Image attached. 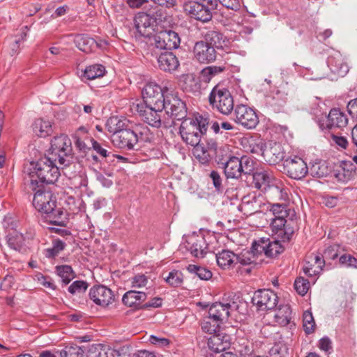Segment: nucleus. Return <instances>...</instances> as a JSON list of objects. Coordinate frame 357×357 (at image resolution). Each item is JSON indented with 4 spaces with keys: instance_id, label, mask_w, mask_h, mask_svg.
<instances>
[{
    "instance_id": "18",
    "label": "nucleus",
    "mask_w": 357,
    "mask_h": 357,
    "mask_svg": "<svg viewBox=\"0 0 357 357\" xmlns=\"http://www.w3.org/2000/svg\"><path fill=\"white\" fill-rule=\"evenodd\" d=\"M328 66L336 77H344L349 70L347 59L337 50H333L327 59Z\"/></svg>"
},
{
    "instance_id": "2",
    "label": "nucleus",
    "mask_w": 357,
    "mask_h": 357,
    "mask_svg": "<svg viewBox=\"0 0 357 357\" xmlns=\"http://www.w3.org/2000/svg\"><path fill=\"white\" fill-rule=\"evenodd\" d=\"M56 197L50 191L38 190L33 197V206L39 212L45 213L52 225L64 226L66 223L61 208L56 207Z\"/></svg>"
},
{
    "instance_id": "62",
    "label": "nucleus",
    "mask_w": 357,
    "mask_h": 357,
    "mask_svg": "<svg viewBox=\"0 0 357 357\" xmlns=\"http://www.w3.org/2000/svg\"><path fill=\"white\" fill-rule=\"evenodd\" d=\"M26 38V33L24 31H21L20 35L15 36L12 40V46L11 49L14 54H16L18 52V51L20 49V45L23 43Z\"/></svg>"
},
{
    "instance_id": "61",
    "label": "nucleus",
    "mask_w": 357,
    "mask_h": 357,
    "mask_svg": "<svg viewBox=\"0 0 357 357\" xmlns=\"http://www.w3.org/2000/svg\"><path fill=\"white\" fill-rule=\"evenodd\" d=\"M72 184L75 188H85L88 185V178L84 173H79L72 178Z\"/></svg>"
},
{
    "instance_id": "10",
    "label": "nucleus",
    "mask_w": 357,
    "mask_h": 357,
    "mask_svg": "<svg viewBox=\"0 0 357 357\" xmlns=\"http://www.w3.org/2000/svg\"><path fill=\"white\" fill-rule=\"evenodd\" d=\"M142 132L136 130L126 129L112 135V142L116 147L131 150L142 137Z\"/></svg>"
},
{
    "instance_id": "32",
    "label": "nucleus",
    "mask_w": 357,
    "mask_h": 357,
    "mask_svg": "<svg viewBox=\"0 0 357 357\" xmlns=\"http://www.w3.org/2000/svg\"><path fill=\"white\" fill-rule=\"evenodd\" d=\"M216 261L222 269H230L238 264V257L234 252L229 250H222L215 255Z\"/></svg>"
},
{
    "instance_id": "48",
    "label": "nucleus",
    "mask_w": 357,
    "mask_h": 357,
    "mask_svg": "<svg viewBox=\"0 0 357 357\" xmlns=\"http://www.w3.org/2000/svg\"><path fill=\"white\" fill-rule=\"evenodd\" d=\"M187 270L190 273L195 274L203 280H208L212 277V273L210 270L195 264H189L187 266Z\"/></svg>"
},
{
    "instance_id": "9",
    "label": "nucleus",
    "mask_w": 357,
    "mask_h": 357,
    "mask_svg": "<svg viewBox=\"0 0 357 357\" xmlns=\"http://www.w3.org/2000/svg\"><path fill=\"white\" fill-rule=\"evenodd\" d=\"M162 106L166 114L176 120H184L186 118L188 109L185 102L177 95L169 93L163 100Z\"/></svg>"
},
{
    "instance_id": "44",
    "label": "nucleus",
    "mask_w": 357,
    "mask_h": 357,
    "mask_svg": "<svg viewBox=\"0 0 357 357\" xmlns=\"http://www.w3.org/2000/svg\"><path fill=\"white\" fill-rule=\"evenodd\" d=\"M55 271L64 284H68L75 278V273L69 265L56 266Z\"/></svg>"
},
{
    "instance_id": "56",
    "label": "nucleus",
    "mask_w": 357,
    "mask_h": 357,
    "mask_svg": "<svg viewBox=\"0 0 357 357\" xmlns=\"http://www.w3.org/2000/svg\"><path fill=\"white\" fill-rule=\"evenodd\" d=\"M84 351L78 346H68L61 352L62 357H83Z\"/></svg>"
},
{
    "instance_id": "54",
    "label": "nucleus",
    "mask_w": 357,
    "mask_h": 357,
    "mask_svg": "<svg viewBox=\"0 0 357 357\" xmlns=\"http://www.w3.org/2000/svg\"><path fill=\"white\" fill-rule=\"evenodd\" d=\"M267 238H261L253 242L250 250L257 257L262 255H266Z\"/></svg>"
},
{
    "instance_id": "28",
    "label": "nucleus",
    "mask_w": 357,
    "mask_h": 357,
    "mask_svg": "<svg viewBox=\"0 0 357 357\" xmlns=\"http://www.w3.org/2000/svg\"><path fill=\"white\" fill-rule=\"evenodd\" d=\"M252 178L255 188L261 190H268L275 181L272 172L268 170H259L252 173Z\"/></svg>"
},
{
    "instance_id": "6",
    "label": "nucleus",
    "mask_w": 357,
    "mask_h": 357,
    "mask_svg": "<svg viewBox=\"0 0 357 357\" xmlns=\"http://www.w3.org/2000/svg\"><path fill=\"white\" fill-rule=\"evenodd\" d=\"M208 100L213 109L224 115H229L234 110V99L231 93L221 86L216 85L213 88Z\"/></svg>"
},
{
    "instance_id": "1",
    "label": "nucleus",
    "mask_w": 357,
    "mask_h": 357,
    "mask_svg": "<svg viewBox=\"0 0 357 357\" xmlns=\"http://www.w3.org/2000/svg\"><path fill=\"white\" fill-rule=\"evenodd\" d=\"M208 126L207 118L196 114L193 117L182 121L179 128V133L184 142L195 147L196 157L204 163L208 161L209 155L203 147L199 146L202 137L206 134Z\"/></svg>"
},
{
    "instance_id": "35",
    "label": "nucleus",
    "mask_w": 357,
    "mask_h": 357,
    "mask_svg": "<svg viewBox=\"0 0 357 357\" xmlns=\"http://www.w3.org/2000/svg\"><path fill=\"white\" fill-rule=\"evenodd\" d=\"M268 190L275 200L283 201L284 203L289 200V189L281 182L275 181Z\"/></svg>"
},
{
    "instance_id": "34",
    "label": "nucleus",
    "mask_w": 357,
    "mask_h": 357,
    "mask_svg": "<svg viewBox=\"0 0 357 357\" xmlns=\"http://www.w3.org/2000/svg\"><path fill=\"white\" fill-rule=\"evenodd\" d=\"M76 47L85 53L93 52L98 46L96 40L85 34H78L75 37Z\"/></svg>"
},
{
    "instance_id": "37",
    "label": "nucleus",
    "mask_w": 357,
    "mask_h": 357,
    "mask_svg": "<svg viewBox=\"0 0 357 357\" xmlns=\"http://www.w3.org/2000/svg\"><path fill=\"white\" fill-rule=\"evenodd\" d=\"M232 14L233 18L231 20H227V22H223L224 25L231 26V30H233L234 31L237 32L239 34H250L252 32V28L249 26L241 24L239 20L241 17L236 13H232Z\"/></svg>"
},
{
    "instance_id": "16",
    "label": "nucleus",
    "mask_w": 357,
    "mask_h": 357,
    "mask_svg": "<svg viewBox=\"0 0 357 357\" xmlns=\"http://www.w3.org/2000/svg\"><path fill=\"white\" fill-rule=\"evenodd\" d=\"M284 170L290 178L300 180L308 173V167L302 158L295 156L284 160Z\"/></svg>"
},
{
    "instance_id": "45",
    "label": "nucleus",
    "mask_w": 357,
    "mask_h": 357,
    "mask_svg": "<svg viewBox=\"0 0 357 357\" xmlns=\"http://www.w3.org/2000/svg\"><path fill=\"white\" fill-rule=\"evenodd\" d=\"M126 124L124 121L120 119L117 116H112L109 118L106 123V128L107 130L114 135L120 131H124L126 130L125 128Z\"/></svg>"
},
{
    "instance_id": "64",
    "label": "nucleus",
    "mask_w": 357,
    "mask_h": 357,
    "mask_svg": "<svg viewBox=\"0 0 357 357\" xmlns=\"http://www.w3.org/2000/svg\"><path fill=\"white\" fill-rule=\"evenodd\" d=\"M340 264L346 267H357V259L350 255H343L340 259Z\"/></svg>"
},
{
    "instance_id": "22",
    "label": "nucleus",
    "mask_w": 357,
    "mask_h": 357,
    "mask_svg": "<svg viewBox=\"0 0 357 357\" xmlns=\"http://www.w3.org/2000/svg\"><path fill=\"white\" fill-rule=\"evenodd\" d=\"M155 18L146 13L139 12L135 17V25L137 32L144 37H149L155 24Z\"/></svg>"
},
{
    "instance_id": "3",
    "label": "nucleus",
    "mask_w": 357,
    "mask_h": 357,
    "mask_svg": "<svg viewBox=\"0 0 357 357\" xmlns=\"http://www.w3.org/2000/svg\"><path fill=\"white\" fill-rule=\"evenodd\" d=\"M56 162L50 156H45L36 162H31L32 169L29 172L31 184H51L57 181L60 176L61 166H57Z\"/></svg>"
},
{
    "instance_id": "30",
    "label": "nucleus",
    "mask_w": 357,
    "mask_h": 357,
    "mask_svg": "<svg viewBox=\"0 0 357 357\" xmlns=\"http://www.w3.org/2000/svg\"><path fill=\"white\" fill-rule=\"evenodd\" d=\"M208 346L209 349L216 353L225 351L230 346V337L219 331L213 333L208 340Z\"/></svg>"
},
{
    "instance_id": "19",
    "label": "nucleus",
    "mask_w": 357,
    "mask_h": 357,
    "mask_svg": "<svg viewBox=\"0 0 357 357\" xmlns=\"http://www.w3.org/2000/svg\"><path fill=\"white\" fill-rule=\"evenodd\" d=\"M185 248L197 258H202L207 252L208 245L202 234L193 233L186 236Z\"/></svg>"
},
{
    "instance_id": "13",
    "label": "nucleus",
    "mask_w": 357,
    "mask_h": 357,
    "mask_svg": "<svg viewBox=\"0 0 357 357\" xmlns=\"http://www.w3.org/2000/svg\"><path fill=\"white\" fill-rule=\"evenodd\" d=\"M238 307L237 303L234 301H227L225 298H222V302H216L213 303L208 309V315L222 324L224 320L227 319L230 312L236 310Z\"/></svg>"
},
{
    "instance_id": "24",
    "label": "nucleus",
    "mask_w": 357,
    "mask_h": 357,
    "mask_svg": "<svg viewBox=\"0 0 357 357\" xmlns=\"http://www.w3.org/2000/svg\"><path fill=\"white\" fill-rule=\"evenodd\" d=\"M262 156L268 164L274 165L284 159V152L280 144L271 142L266 144Z\"/></svg>"
},
{
    "instance_id": "39",
    "label": "nucleus",
    "mask_w": 357,
    "mask_h": 357,
    "mask_svg": "<svg viewBox=\"0 0 357 357\" xmlns=\"http://www.w3.org/2000/svg\"><path fill=\"white\" fill-rule=\"evenodd\" d=\"M308 172L313 177L323 178L329 174L330 169L324 161L316 160L308 167Z\"/></svg>"
},
{
    "instance_id": "57",
    "label": "nucleus",
    "mask_w": 357,
    "mask_h": 357,
    "mask_svg": "<svg viewBox=\"0 0 357 357\" xmlns=\"http://www.w3.org/2000/svg\"><path fill=\"white\" fill-rule=\"evenodd\" d=\"M165 281L172 287H178L183 282L182 273L178 271H172L169 272Z\"/></svg>"
},
{
    "instance_id": "59",
    "label": "nucleus",
    "mask_w": 357,
    "mask_h": 357,
    "mask_svg": "<svg viewBox=\"0 0 357 357\" xmlns=\"http://www.w3.org/2000/svg\"><path fill=\"white\" fill-rule=\"evenodd\" d=\"M256 202H250V200H247V198L244 197L238 208L246 215H252L257 211L256 208L254 206Z\"/></svg>"
},
{
    "instance_id": "5",
    "label": "nucleus",
    "mask_w": 357,
    "mask_h": 357,
    "mask_svg": "<svg viewBox=\"0 0 357 357\" xmlns=\"http://www.w3.org/2000/svg\"><path fill=\"white\" fill-rule=\"evenodd\" d=\"M158 105L150 106L146 104H133L132 109H134L139 116L141 119L154 128H160L161 126L168 127L172 123L169 119L162 117L164 111L162 106L158 108Z\"/></svg>"
},
{
    "instance_id": "17",
    "label": "nucleus",
    "mask_w": 357,
    "mask_h": 357,
    "mask_svg": "<svg viewBox=\"0 0 357 357\" xmlns=\"http://www.w3.org/2000/svg\"><path fill=\"white\" fill-rule=\"evenodd\" d=\"M89 298L97 305L106 307L114 301V292L105 285H95L89 293Z\"/></svg>"
},
{
    "instance_id": "52",
    "label": "nucleus",
    "mask_w": 357,
    "mask_h": 357,
    "mask_svg": "<svg viewBox=\"0 0 357 357\" xmlns=\"http://www.w3.org/2000/svg\"><path fill=\"white\" fill-rule=\"evenodd\" d=\"M238 264L243 266L257 264V257L250 250H244L239 255H237Z\"/></svg>"
},
{
    "instance_id": "46",
    "label": "nucleus",
    "mask_w": 357,
    "mask_h": 357,
    "mask_svg": "<svg viewBox=\"0 0 357 357\" xmlns=\"http://www.w3.org/2000/svg\"><path fill=\"white\" fill-rule=\"evenodd\" d=\"M66 246L64 241L60 239H55L52 241V247L44 250V254L47 258H54L63 251Z\"/></svg>"
},
{
    "instance_id": "7",
    "label": "nucleus",
    "mask_w": 357,
    "mask_h": 357,
    "mask_svg": "<svg viewBox=\"0 0 357 357\" xmlns=\"http://www.w3.org/2000/svg\"><path fill=\"white\" fill-rule=\"evenodd\" d=\"M36 236L35 230L29 227L25 232L17 231H8L6 236V241L8 246L20 252H26L29 248L31 241Z\"/></svg>"
},
{
    "instance_id": "55",
    "label": "nucleus",
    "mask_w": 357,
    "mask_h": 357,
    "mask_svg": "<svg viewBox=\"0 0 357 357\" xmlns=\"http://www.w3.org/2000/svg\"><path fill=\"white\" fill-rule=\"evenodd\" d=\"M294 286L299 295L304 296L310 289V282L303 277H299L295 280Z\"/></svg>"
},
{
    "instance_id": "36",
    "label": "nucleus",
    "mask_w": 357,
    "mask_h": 357,
    "mask_svg": "<svg viewBox=\"0 0 357 357\" xmlns=\"http://www.w3.org/2000/svg\"><path fill=\"white\" fill-rule=\"evenodd\" d=\"M106 72L105 68L101 64H93L87 66L81 72L82 80H92L102 77Z\"/></svg>"
},
{
    "instance_id": "43",
    "label": "nucleus",
    "mask_w": 357,
    "mask_h": 357,
    "mask_svg": "<svg viewBox=\"0 0 357 357\" xmlns=\"http://www.w3.org/2000/svg\"><path fill=\"white\" fill-rule=\"evenodd\" d=\"M181 82H183L182 87L186 91L195 93L198 92L200 89L199 80L193 74L183 75L181 77Z\"/></svg>"
},
{
    "instance_id": "12",
    "label": "nucleus",
    "mask_w": 357,
    "mask_h": 357,
    "mask_svg": "<svg viewBox=\"0 0 357 357\" xmlns=\"http://www.w3.org/2000/svg\"><path fill=\"white\" fill-rule=\"evenodd\" d=\"M252 302L259 311H268L275 308L278 303L277 294L270 289H259L252 298Z\"/></svg>"
},
{
    "instance_id": "40",
    "label": "nucleus",
    "mask_w": 357,
    "mask_h": 357,
    "mask_svg": "<svg viewBox=\"0 0 357 357\" xmlns=\"http://www.w3.org/2000/svg\"><path fill=\"white\" fill-rule=\"evenodd\" d=\"M206 43H208L215 49L222 48L226 45V38L223 34L218 31H209L206 35Z\"/></svg>"
},
{
    "instance_id": "41",
    "label": "nucleus",
    "mask_w": 357,
    "mask_h": 357,
    "mask_svg": "<svg viewBox=\"0 0 357 357\" xmlns=\"http://www.w3.org/2000/svg\"><path fill=\"white\" fill-rule=\"evenodd\" d=\"M245 141L246 144L245 148L248 152L261 155H263L266 144L262 139L250 137L245 139Z\"/></svg>"
},
{
    "instance_id": "20",
    "label": "nucleus",
    "mask_w": 357,
    "mask_h": 357,
    "mask_svg": "<svg viewBox=\"0 0 357 357\" xmlns=\"http://www.w3.org/2000/svg\"><path fill=\"white\" fill-rule=\"evenodd\" d=\"M183 8L185 13L190 17L206 22L212 18V13L205 6L197 1H187L183 3Z\"/></svg>"
},
{
    "instance_id": "60",
    "label": "nucleus",
    "mask_w": 357,
    "mask_h": 357,
    "mask_svg": "<svg viewBox=\"0 0 357 357\" xmlns=\"http://www.w3.org/2000/svg\"><path fill=\"white\" fill-rule=\"evenodd\" d=\"M239 161L241 163L242 174H250L252 173L255 168V163L252 158L247 156H243L239 158Z\"/></svg>"
},
{
    "instance_id": "50",
    "label": "nucleus",
    "mask_w": 357,
    "mask_h": 357,
    "mask_svg": "<svg viewBox=\"0 0 357 357\" xmlns=\"http://www.w3.org/2000/svg\"><path fill=\"white\" fill-rule=\"evenodd\" d=\"M3 227L8 233V231H17L20 227L19 219L15 215L8 213L4 216Z\"/></svg>"
},
{
    "instance_id": "47",
    "label": "nucleus",
    "mask_w": 357,
    "mask_h": 357,
    "mask_svg": "<svg viewBox=\"0 0 357 357\" xmlns=\"http://www.w3.org/2000/svg\"><path fill=\"white\" fill-rule=\"evenodd\" d=\"M220 325V324L213 320L209 315L205 317L201 322L202 331L208 334H213L218 332Z\"/></svg>"
},
{
    "instance_id": "4",
    "label": "nucleus",
    "mask_w": 357,
    "mask_h": 357,
    "mask_svg": "<svg viewBox=\"0 0 357 357\" xmlns=\"http://www.w3.org/2000/svg\"><path fill=\"white\" fill-rule=\"evenodd\" d=\"M48 153V156L57 161L62 169L70 166L73 162L72 142L66 135L54 137Z\"/></svg>"
},
{
    "instance_id": "27",
    "label": "nucleus",
    "mask_w": 357,
    "mask_h": 357,
    "mask_svg": "<svg viewBox=\"0 0 357 357\" xmlns=\"http://www.w3.org/2000/svg\"><path fill=\"white\" fill-rule=\"evenodd\" d=\"M221 160L218 163L223 165L224 172L227 178H238L241 176L242 167L238 158L229 156L228 159Z\"/></svg>"
},
{
    "instance_id": "42",
    "label": "nucleus",
    "mask_w": 357,
    "mask_h": 357,
    "mask_svg": "<svg viewBox=\"0 0 357 357\" xmlns=\"http://www.w3.org/2000/svg\"><path fill=\"white\" fill-rule=\"evenodd\" d=\"M291 319V310L289 305H284L280 307L275 314V322L282 326H285L290 323Z\"/></svg>"
},
{
    "instance_id": "25",
    "label": "nucleus",
    "mask_w": 357,
    "mask_h": 357,
    "mask_svg": "<svg viewBox=\"0 0 357 357\" xmlns=\"http://www.w3.org/2000/svg\"><path fill=\"white\" fill-rule=\"evenodd\" d=\"M157 61L160 70L170 73L176 71L180 66L176 56L167 50L161 52L158 56Z\"/></svg>"
},
{
    "instance_id": "63",
    "label": "nucleus",
    "mask_w": 357,
    "mask_h": 357,
    "mask_svg": "<svg viewBox=\"0 0 357 357\" xmlns=\"http://www.w3.org/2000/svg\"><path fill=\"white\" fill-rule=\"evenodd\" d=\"M209 177L212 180L213 186L215 187L216 191L218 192H222L223 187H222V178L220 176V174L217 171H211Z\"/></svg>"
},
{
    "instance_id": "21",
    "label": "nucleus",
    "mask_w": 357,
    "mask_h": 357,
    "mask_svg": "<svg viewBox=\"0 0 357 357\" xmlns=\"http://www.w3.org/2000/svg\"><path fill=\"white\" fill-rule=\"evenodd\" d=\"M270 227L273 235L277 236L282 241H289L294 232L291 222L287 219L272 218Z\"/></svg>"
},
{
    "instance_id": "51",
    "label": "nucleus",
    "mask_w": 357,
    "mask_h": 357,
    "mask_svg": "<svg viewBox=\"0 0 357 357\" xmlns=\"http://www.w3.org/2000/svg\"><path fill=\"white\" fill-rule=\"evenodd\" d=\"M266 248V256L269 257L278 255L283 250L278 240L271 241L268 238H267V246Z\"/></svg>"
},
{
    "instance_id": "49",
    "label": "nucleus",
    "mask_w": 357,
    "mask_h": 357,
    "mask_svg": "<svg viewBox=\"0 0 357 357\" xmlns=\"http://www.w3.org/2000/svg\"><path fill=\"white\" fill-rule=\"evenodd\" d=\"M225 70V68L216 66H210L204 68L201 72V77L205 82H209L212 77Z\"/></svg>"
},
{
    "instance_id": "33",
    "label": "nucleus",
    "mask_w": 357,
    "mask_h": 357,
    "mask_svg": "<svg viewBox=\"0 0 357 357\" xmlns=\"http://www.w3.org/2000/svg\"><path fill=\"white\" fill-rule=\"evenodd\" d=\"M146 297L145 292L130 290L123 295L122 301L127 306L137 307L146 299Z\"/></svg>"
},
{
    "instance_id": "26",
    "label": "nucleus",
    "mask_w": 357,
    "mask_h": 357,
    "mask_svg": "<svg viewBox=\"0 0 357 357\" xmlns=\"http://www.w3.org/2000/svg\"><path fill=\"white\" fill-rule=\"evenodd\" d=\"M325 262L322 257L311 254L307 257L303 271L309 277L317 276L320 274Z\"/></svg>"
},
{
    "instance_id": "31",
    "label": "nucleus",
    "mask_w": 357,
    "mask_h": 357,
    "mask_svg": "<svg viewBox=\"0 0 357 357\" xmlns=\"http://www.w3.org/2000/svg\"><path fill=\"white\" fill-rule=\"evenodd\" d=\"M33 133L42 138H45L53 133V122L45 118L36 119L31 126Z\"/></svg>"
},
{
    "instance_id": "53",
    "label": "nucleus",
    "mask_w": 357,
    "mask_h": 357,
    "mask_svg": "<svg viewBox=\"0 0 357 357\" xmlns=\"http://www.w3.org/2000/svg\"><path fill=\"white\" fill-rule=\"evenodd\" d=\"M89 287L88 283L84 280L74 281L68 288V291L73 295H78L84 293Z\"/></svg>"
},
{
    "instance_id": "11",
    "label": "nucleus",
    "mask_w": 357,
    "mask_h": 357,
    "mask_svg": "<svg viewBox=\"0 0 357 357\" xmlns=\"http://www.w3.org/2000/svg\"><path fill=\"white\" fill-rule=\"evenodd\" d=\"M234 121L247 129H253L259 123L256 111L245 105H238L234 110Z\"/></svg>"
},
{
    "instance_id": "29",
    "label": "nucleus",
    "mask_w": 357,
    "mask_h": 357,
    "mask_svg": "<svg viewBox=\"0 0 357 357\" xmlns=\"http://www.w3.org/2000/svg\"><path fill=\"white\" fill-rule=\"evenodd\" d=\"M287 102V93L282 90H277L271 93L266 98L267 107L275 112H279L286 105Z\"/></svg>"
},
{
    "instance_id": "23",
    "label": "nucleus",
    "mask_w": 357,
    "mask_h": 357,
    "mask_svg": "<svg viewBox=\"0 0 357 357\" xmlns=\"http://www.w3.org/2000/svg\"><path fill=\"white\" fill-rule=\"evenodd\" d=\"M193 52L195 58L200 63H210L216 59L215 47L204 41L196 43Z\"/></svg>"
},
{
    "instance_id": "8",
    "label": "nucleus",
    "mask_w": 357,
    "mask_h": 357,
    "mask_svg": "<svg viewBox=\"0 0 357 357\" xmlns=\"http://www.w3.org/2000/svg\"><path fill=\"white\" fill-rule=\"evenodd\" d=\"M143 101L138 104H146L147 105H158V108L163 106V100L168 96V89L167 86L161 88L158 84L154 82L147 83L143 88L142 91Z\"/></svg>"
},
{
    "instance_id": "58",
    "label": "nucleus",
    "mask_w": 357,
    "mask_h": 357,
    "mask_svg": "<svg viewBox=\"0 0 357 357\" xmlns=\"http://www.w3.org/2000/svg\"><path fill=\"white\" fill-rule=\"evenodd\" d=\"M315 327L314 320L312 314L310 311L303 313V328L306 333H312Z\"/></svg>"
},
{
    "instance_id": "38",
    "label": "nucleus",
    "mask_w": 357,
    "mask_h": 357,
    "mask_svg": "<svg viewBox=\"0 0 357 357\" xmlns=\"http://www.w3.org/2000/svg\"><path fill=\"white\" fill-rule=\"evenodd\" d=\"M269 210L273 215V218L287 219L289 215H294V211L286 203L271 204Z\"/></svg>"
},
{
    "instance_id": "15",
    "label": "nucleus",
    "mask_w": 357,
    "mask_h": 357,
    "mask_svg": "<svg viewBox=\"0 0 357 357\" xmlns=\"http://www.w3.org/2000/svg\"><path fill=\"white\" fill-rule=\"evenodd\" d=\"M156 48L160 50L177 49L181 43L178 34L172 30L160 31L153 37Z\"/></svg>"
},
{
    "instance_id": "14",
    "label": "nucleus",
    "mask_w": 357,
    "mask_h": 357,
    "mask_svg": "<svg viewBox=\"0 0 357 357\" xmlns=\"http://www.w3.org/2000/svg\"><path fill=\"white\" fill-rule=\"evenodd\" d=\"M319 128L325 129H343L348 124V119L344 113L339 109H331L328 116L318 121Z\"/></svg>"
}]
</instances>
